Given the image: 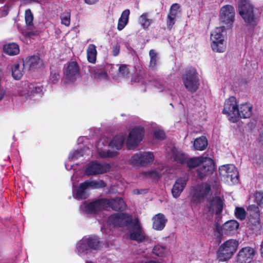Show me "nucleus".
Segmentation results:
<instances>
[{"label": "nucleus", "mask_w": 263, "mask_h": 263, "mask_svg": "<svg viewBox=\"0 0 263 263\" xmlns=\"http://www.w3.org/2000/svg\"><path fill=\"white\" fill-rule=\"evenodd\" d=\"M130 11L129 9H126L123 11L119 18L118 23L117 29L118 30H122L127 24L128 22Z\"/></svg>", "instance_id": "obj_32"}, {"label": "nucleus", "mask_w": 263, "mask_h": 263, "mask_svg": "<svg viewBox=\"0 0 263 263\" xmlns=\"http://www.w3.org/2000/svg\"><path fill=\"white\" fill-rule=\"evenodd\" d=\"M25 66L30 70H35L42 67L43 65L42 60L38 55L30 57L24 62Z\"/></svg>", "instance_id": "obj_25"}, {"label": "nucleus", "mask_w": 263, "mask_h": 263, "mask_svg": "<svg viewBox=\"0 0 263 263\" xmlns=\"http://www.w3.org/2000/svg\"><path fill=\"white\" fill-rule=\"evenodd\" d=\"M183 82L186 89L194 92L198 89L199 83L198 73L194 68L188 69L183 77Z\"/></svg>", "instance_id": "obj_13"}, {"label": "nucleus", "mask_w": 263, "mask_h": 263, "mask_svg": "<svg viewBox=\"0 0 263 263\" xmlns=\"http://www.w3.org/2000/svg\"><path fill=\"white\" fill-rule=\"evenodd\" d=\"M149 54L151 58L150 66L154 68L157 65L158 59V54L154 50H151Z\"/></svg>", "instance_id": "obj_38"}, {"label": "nucleus", "mask_w": 263, "mask_h": 263, "mask_svg": "<svg viewBox=\"0 0 263 263\" xmlns=\"http://www.w3.org/2000/svg\"><path fill=\"white\" fill-rule=\"evenodd\" d=\"M180 6L178 4L172 5L169 13L167 15V25L169 28H172L175 22L176 17L178 14Z\"/></svg>", "instance_id": "obj_27"}, {"label": "nucleus", "mask_w": 263, "mask_h": 263, "mask_svg": "<svg viewBox=\"0 0 263 263\" xmlns=\"http://www.w3.org/2000/svg\"><path fill=\"white\" fill-rule=\"evenodd\" d=\"M108 170L109 166L107 164H101L97 162H91L87 166L85 173L87 175H92L104 173L108 171Z\"/></svg>", "instance_id": "obj_21"}, {"label": "nucleus", "mask_w": 263, "mask_h": 263, "mask_svg": "<svg viewBox=\"0 0 263 263\" xmlns=\"http://www.w3.org/2000/svg\"><path fill=\"white\" fill-rule=\"evenodd\" d=\"M65 167H66V168L68 170H70L72 169V166L71 165H69L68 162H67L65 164Z\"/></svg>", "instance_id": "obj_53"}, {"label": "nucleus", "mask_w": 263, "mask_h": 263, "mask_svg": "<svg viewBox=\"0 0 263 263\" xmlns=\"http://www.w3.org/2000/svg\"><path fill=\"white\" fill-rule=\"evenodd\" d=\"M3 0H0V2H1V3H3Z\"/></svg>", "instance_id": "obj_56"}, {"label": "nucleus", "mask_w": 263, "mask_h": 263, "mask_svg": "<svg viewBox=\"0 0 263 263\" xmlns=\"http://www.w3.org/2000/svg\"><path fill=\"white\" fill-rule=\"evenodd\" d=\"M238 245V241L233 239L224 242L218 250L217 253L218 260L223 262L230 259L236 251Z\"/></svg>", "instance_id": "obj_6"}, {"label": "nucleus", "mask_w": 263, "mask_h": 263, "mask_svg": "<svg viewBox=\"0 0 263 263\" xmlns=\"http://www.w3.org/2000/svg\"><path fill=\"white\" fill-rule=\"evenodd\" d=\"M152 220L153 228L157 231H161L163 229L167 221L164 215L161 213L155 215Z\"/></svg>", "instance_id": "obj_26"}, {"label": "nucleus", "mask_w": 263, "mask_h": 263, "mask_svg": "<svg viewBox=\"0 0 263 263\" xmlns=\"http://www.w3.org/2000/svg\"><path fill=\"white\" fill-rule=\"evenodd\" d=\"M25 21L27 25H31L33 19V15L30 10H27L25 12Z\"/></svg>", "instance_id": "obj_42"}, {"label": "nucleus", "mask_w": 263, "mask_h": 263, "mask_svg": "<svg viewBox=\"0 0 263 263\" xmlns=\"http://www.w3.org/2000/svg\"><path fill=\"white\" fill-rule=\"evenodd\" d=\"M4 96L5 95H3V92H0V100H1L4 98Z\"/></svg>", "instance_id": "obj_55"}, {"label": "nucleus", "mask_w": 263, "mask_h": 263, "mask_svg": "<svg viewBox=\"0 0 263 263\" xmlns=\"http://www.w3.org/2000/svg\"><path fill=\"white\" fill-rule=\"evenodd\" d=\"M173 157L174 160L177 162L181 164L186 163L187 165L190 168H194L198 165H200L201 163L204 161L207 156L202 155L200 157H196L187 159V157L183 153L176 149L172 150Z\"/></svg>", "instance_id": "obj_9"}, {"label": "nucleus", "mask_w": 263, "mask_h": 263, "mask_svg": "<svg viewBox=\"0 0 263 263\" xmlns=\"http://www.w3.org/2000/svg\"><path fill=\"white\" fill-rule=\"evenodd\" d=\"M119 73L123 77H126L128 73V69L125 65H122L119 69Z\"/></svg>", "instance_id": "obj_45"}, {"label": "nucleus", "mask_w": 263, "mask_h": 263, "mask_svg": "<svg viewBox=\"0 0 263 263\" xmlns=\"http://www.w3.org/2000/svg\"><path fill=\"white\" fill-rule=\"evenodd\" d=\"M235 216L240 220H243L246 218V212L242 208H236L235 212Z\"/></svg>", "instance_id": "obj_39"}, {"label": "nucleus", "mask_w": 263, "mask_h": 263, "mask_svg": "<svg viewBox=\"0 0 263 263\" xmlns=\"http://www.w3.org/2000/svg\"><path fill=\"white\" fill-rule=\"evenodd\" d=\"M83 154H82L81 152L76 151L72 153H71L69 154V160H75L78 159L79 157L82 156Z\"/></svg>", "instance_id": "obj_44"}, {"label": "nucleus", "mask_w": 263, "mask_h": 263, "mask_svg": "<svg viewBox=\"0 0 263 263\" xmlns=\"http://www.w3.org/2000/svg\"><path fill=\"white\" fill-rule=\"evenodd\" d=\"M153 252L155 255L160 257H166L169 255L168 249L159 245H156L154 247Z\"/></svg>", "instance_id": "obj_33"}, {"label": "nucleus", "mask_w": 263, "mask_h": 263, "mask_svg": "<svg viewBox=\"0 0 263 263\" xmlns=\"http://www.w3.org/2000/svg\"><path fill=\"white\" fill-rule=\"evenodd\" d=\"M138 22L143 28H147L153 23V20L149 18L148 13H143L140 16Z\"/></svg>", "instance_id": "obj_35"}, {"label": "nucleus", "mask_w": 263, "mask_h": 263, "mask_svg": "<svg viewBox=\"0 0 263 263\" xmlns=\"http://www.w3.org/2000/svg\"><path fill=\"white\" fill-rule=\"evenodd\" d=\"M26 66L24 62L15 63L11 67L12 76L14 79L18 80L22 78L24 73V67Z\"/></svg>", "instance_id": "obj_28"}, {"label": "nucleus", "mask_w": 263, "mask_h": 263, "mask_svg": "<svg viewBox=\"0 0 263 263\" xmlns=\"http://www.w3.org/2000/svg\"><path fill=\"white\" fill-rule=\"evenodd\" d=\"M154 155L149 152H140L134 155L130 159V163L133 165H144L153 161Z\"/></svg>", "instance_id": "obj_19"}, {"label": "nucleus", "mask_w": 263, "mask_h": 263, "mask_svg": "<svg viewBox=\"0 0 263 263\" xmlns=\"http://www.w3.org/2000/svg\"><path fill=\"white\" fill-rule=\"evenodd\" d=\"M256 254L254 248L251 247H245L241 248L237 254L238 263H251Z\"/></svg>", "instance_id": "obj_17"}, {"label": "nucleus", "mask_w": 263, "mask_h": 263, "mask_svg": "<svg viewBox=\"0 0 263 263\" xmlns=\"http://www.w3.org/2000/svg\"><path fill=\"white\" fill-rule=\"evenodd\" d=\"M224 26L215 28L211 33V45L212 50L217 52H223L226 48V31Z\"/></svg>", "instance_id": "obj_5"}, {"label": "nucleus", "mask_w": 263, "mask_h": 263, "mask_svg": "<svg viewBox=\"0 0 263 263\" xmlns=\"http://www.w3.org/2000/svg\"><path fill=\"white\" fill-rule=\"evenodd\" d=\"M85 2L89 5H92L96 3L98 0H84Z\"/></svg>", "instance_id": "obj_51"}, {"label": "nucleus", "mask_w": 263, "mask_h": 263, "mask_svg": "<svg viewBox=\"0 0 263 263\" xmlns=\"http://www.w3.org/2000/svg\"><path fill=\"white\" fill-rule=\"evenodd\" d=\"M97 51L94 44H90L87 49V59L89 62L94 63L96 60Z\"/></svg>", "instance_id": "obj_34"}, {"label": "nucleus", "mask_w": 263, "mask_h": 263, "mask_svg": "<svg viewBox=\"0 0 263 263\" xmlns=\"http://www.w3.org/2000/svg\"><path fill=\"white\" fill-rule=\"evenodd\" d=\"M105 183L102 180L86 181L80 184L78 189L73 191V197L76 199H85L88 196V190L91 187L97 189L104 187Z\"/></svg>", "instance_id": "obj_8"}, {"label": "nucleus", "mask_w": 263, "mask_h": 263, "mask_svg": "<svg viewBox=\"0 0 263 263\" xmlns=\"http://www.w3.org/2000/svg\"><path fill=\"white\" fill-rule=\"evenodd\" d=\"M255 200L258 206L263 208V193L256 192L254 195Z\"/></svg>", "instance_id": "obj_40"}, {"label": "nucleus", "mask_w": 263, "mask_h": 263, "mask_svg": "<svg viewBox=\"0 0 263 263\" xmlns=\"http://www.w3.org/2000/svg\"><path fill=\"white\" fill-rule=\"evenodd\" d=\"M248 210L250 213L249 220L253 224H259L260 222V212L257 206L254 205L249 206Z\"/></svg>", "instance_id": "obj_29"}, {"label": "nucleus", "mask_w": 263, "mask_h": 263, "mask_svg": "<svg viewBox=\"0 0 263 263\" xmlns=\"http://www.w3.org/2000/svg\"><path fill=\"white\" fill-rule=\"evenodd\" d=\"M206 208L211 213L219 214L222 210L223 201L220 197L215 196L212 200L208 201Z\"/></svg>", "instance_id": "obj_23"}, {"label": "nucleus", "mask_w": 263, "mask_h": 263, "mask_svg": "<svg viewBox=\"0 0 263 263\" xmlns=\"http://www.w3.org/2000/svg\"><path fill=\"white\" fill-rule=\"evenodd\" d=\"M3 50L6 54L15 55L19 53V46L15 43H11L4 45Z\"/></svg>", "instance_id": "obj_30"}, {"label": "nucleus", "mask_w": 263, "mask_h": 263, "mask_svg": "<svg viewBox=\"0 0 263 263\" xmlns=\"http://www.w3.org/2000/svg\"><path fill=\"white\" fill-rule=\"evenodd\" d=\"M120 52V46L118 44H116L112 46V53L114 56L118 55Z\"/></svg>", "instance_id": "obj_48"}, {"label": "nucleus", "mask_w": 263, "mask_h": 263, "mask_svg": "<svg viewBox=\"0 0 263 263\" xmlns=\"http://www.w3.org/2000/svg\"><path fill=\"white\" fill-rule=\"evenodd\" d=\"M144 134L143 128L141 127L134 128L129 133L126 144L129 149L133 148L138 145L142 141Z\"/></svg>", "instance_id": "obj_16"}, {"label": "nucleus", "mask_w": 263, "mask_h": 263, "mask_svg": "<svg viewBox=\"0 0 263 263\" xmlns=\"http://www.w3.org/2000/svg\"><path fill=\"white\" fill-rule=\"evenodd\" d=\"M259 250H260V253L261 257L263 258V239L261 242Z\"/></svg>", "instance_id": "obj_52"}, {"label": "nucleus", "mask_w": 263, "mask_h": 263, "mask_svg": "<svg viewBox=\"0 0 263 263\" xmlns=\"http://www.w3.org/2000/svg\"><path fill=\"white\" fill-rule=\"evenodd\" d=\"M238 102L234 97H230L226 99L222 110V114L226 115L228 120L231 122L237 121Z\"/></svg>", "instance_id": "obj_11"}, {"label": "nucleus", "mask_w": 263, "mask_h": 263, "mask_svg": "<svg viewBox=\"0 0 263 263\" xmlns=\"http://www.w3.org/2000/svg\"><path fill=\"white\" fill-rule=\"evenodd\" d=\"M99 241L96 237H85L80 240L77 246L78 254L83 256L89 252L91 249H99Z\"/></svg>", "instance_id": "obj_10"}, {"label": "nucleus", "mask_w": 263, "mask_h": 263, "mask_svg": "<svg viewBox=\"0 0 263 263\" xmlns=\"http://www.w3.org/2000/svg\"><path fill=\"white\" fill-rule=\"evenodd\" d=\"M239 13L244 21L248 23H256L254 8L248 0H241L238 5Z\"/></svg>", "instance_id": "obj_12"}, {"label": "nucleus", "mask_w": 263, "mask_h": 263, "mask_svg": "<svg viewBox=\"0 0 263 263\" xmlns=\"http://www.w3.org/2000/svg\"><path fill=\"white\" fill-rule=\"evenodd\" d=\"M65 79L69 81H73L79 77V70L76 62H70L65 66L64 71Z\"/></svg>", "instance_id": "obj_20"}, {"label": "nucleus", "mask_w": 263, "mask_h": 263, "mask_svg": "<svg viewBox=\"0 0 263 263\" xmlns=\"http://www.w3.org/2000/svg\"><path fill=\"white\" fill-rule=\"evenodd\" d=\"M144 174L145 176L156 179L160 177V173L157 171L154 170L144 172Z\"/></svg>", "instance_id": "obj_41"}, {"label": "nucleus", "mask_w": 263, "mask_h": 263, "mask_svg": "<svg viewBox=\"0 0 263 263\" xmlns=\"http://www.w3.org/2000/svg\"><path fill=\"white\" fill-rule=\"evenodd\" d=\"M188 179V177L184 176L178 178L176 180L172 190L174 197L177 198L180 195L187 183Z\"/></svg>", "instance_id": "obj_22"}, {"label": "nucleus", "mask_w": 263, "mask_h": 263, "mask_svg": "<svg viewBox=\"0 0 263 263\" xmlns=\"http://www.w3.org/2000/svg\"><path fill=\"white\" fill-rule=\"evenodd\" d=\"M154 137L158 140H163L165 137V135L164 132L160 129L158 128L154 132Z\"/></svg>", "instance_id": "obj_43"}, {"label": "nucleus", "mask_w": 263, "mask_h": 263, "mask_svg": "<svg viewBox=\"0 0 263 263\" xmlns=\"http://www.w3.org/2000/svg\"><path fill=\"white\" fill-rule=\"evenodd\" d=\"M71 180L73 183V186L74 187V184L79 181L78 180H77V175L76 173L74 174V175L72 176Z\"/></svg>", "instance_id": "obj_50"}, {"label": "nucleus", "mask_w": 263, "mask_h": 263, "mask_svg": "<svg viewBox=\"0 0 263 263\" xmlns=\"http://www.w3.org/2000/svg\"><path fill=\"white\" fill-rule=\"evenodd\" d=\"M118 227H127L129 236L131 239L142 242L146 239V235L138 219H132V217L125 213H117L109 217L107 221L103 224L102 231L105 232L106 227L109 230Z\"/></svg>", "instance_id": "obj_1"}, {"label": "nucleus", "mask_w": 263, "mask_h": 263, "mask_svg": "<svg viewBox=\"0 0 263 263\" xmlns=\"http://www.w3.org/2000/svg\"><path fill=\"white\" fill-rule=\"evenodd\" d=\"M61 23L68 26L70 23V14L68 11L64 12L61 15Z\"/></svg>", "instance_id": "obj_37"}, {"label": "nucleus", "mask_w": 263, "mask_h": 263, "mask_svg": "<svg viewBox=\"0 0 263 263\" xmlns=\"http://www.w3.org/2000/svg\"><path fill=\"white\" fill-rule=\"evenodd\" d=\"M219 176L223 181L232 185L238 182L239 173L236 167L233 164H225L219 166Z\"/></svg>", "instance_id": "obj_7"}, {"label": "nucleus", "mask_w": 263, "mask_h": 263, "mask_svg": "<svg viewBox=\"0 0 263 263\" xmlns=\"http://www.w3.org/2000/svg\"><path fill=\"white\" fill-rule=\"evenodd\" d=\"M215 171V165L214 160L211 157L207 156L197 169L196 172L199 178L203 179L211 175Z\"/></svg>", "instance_id": "obj_15"}, {"label": "nucleus", "mask_w": 263, "mask_h": 263, "mask_svg": "<svg viewBox=\"0 0 263 263\" xmlns=\"http://www.w3.org/2000/svg\"><path fill=\"white\" fill-rule=\"evenodd\" d=\"M220 185L217 181H208L197 186L189 197L192 203L197 204L209 196H216L220 192Z\"/></svg>", "instance_id": "obj_2"}, {"label": "nucleus", "mask_w": 263, "mask_h": 263, "mask_svg": "<svg viewBox=\"0 0 263 263\" xmlns=\"http://www.w3.org/2000/svg\"><path fill=\"white\" fill-rule=\"evenodd\" d=\"M95 77L98 79H104L106 78V74L104 71L99 70L95 73Z\"/></svg>", "instance_id": "obj_46"}, {"label": "nucleus", "mask_w": 263, "mask_h": 263, "mask_svg": "<svg viewBox=\"0 0 263 263\" xmlns=\"http://www.w3.org/2000/svg\"><path fill=\"white\" fill-rule=\"evenodd\" d=\"M32 34H33V33L32 32H26L25 35L27 37H31Z\"/></svg>", "instance_id": "obj_54"}, {"label": "nucleus", "mask_w": 263, "mask_h": 263, "mask_svg": "<svg viewBox=\"0 0 263 263\" xmlns=\"http://www.w3.org/2000/svg\"><path fill=\"white\" fill-rule=\"evenodd\" d=\"M235 9L233 6L227 5L222 6L219 12V21L227 28H230L235 20Z\"/></svg>", "instance_id": "obj_14"}, {"label": "nucleus", "mask_w": 263, "mask_h": 263, "mask_svg": "<svg viewBox=\"0 0 263 263\" xmlns=\"http://www.w3.org/2000/svg\"><path fill=\"white\" fill-rule=\"evenodd\" d=\"M252 115V106L248 103L241 104L238 106L237 121L239 118H249Z\"/></svg>", "instance_id": "obj_24"}, {"label": "nucleus", "mask_w": 263, "mask_h": 263, "mask_svg": "<svg viewBox=\"0 0 263 263\" xmlns=\"http://www.w3.org/2000/svg\"><path fill=\"white\" fill-rule=\"evenodd\" d=\"M208 144V140L204 136L195 139L193 142L194 148L197 151H204Z\"/></svg>", "instance_id": "obj_31"}, {"label": "nucleus", "mask_w": 263, "mask_h": 263, "mask_svg": "<svg viewBox=\"0 0 263 263\" xmlns=\"http://www.w3.org/2000/svg\"><path fill=\"white\" fill-rule=\"evenodd\" d=\"M9 7L8 6H4L0 11V16L4 17L7 15L8 13Z\"/></svg>", "instance_id": "obj_49"}, {"label": "nucleus", "mask_w": 263, "mask_h": 263, "mask_svg": "<svg viewBox=\"0 0 263 263\" xmlns=\"http://www.w3.org/2000/svg\"><path fill=\"white\" fill-rule=\"evenodd\" d=\"M125 136L123 134H120L114 137L109 142V138L107 137H102L98 142L97 148L98 155L103 158H113L118 155L117 151H107L105 147L109 146L110 147L120 149L123 146Z\"/></svg>", "instance_id": "obj_4"}, {"label": "nucleus", "mask_w": 263, "mask_h": 263, "mask_svg": "<svg viewBox=\"0 0 263 263\" xmlns=\"http://www.w3.org/2000/svg\"><path fill=\"white\" fill-rule=\"evenodd\" d=\"M59 80V74L56 72H51L50 78V81L53 84L57 83Z\"/></svg>", "instance_id": "obj_47"}, {"label": "nucleus", "mask_w": 263, "mask_h": 263, "mask_svg": "<svg viewBox=\"0 0 263 263\" xmlns=\"http://www.w3.org/2000/svg\"><path fill=\"white\" fill-rule=\"evenodd\" d=\"M107 207H110L114 210H124L126 205L124 201L121 198L110 200L102 199L89 203L85 202L81 205L80 209L86 213H92Z\"/></svg>", "instance_id": "obj_3"}, {"label": "nucleus", "mask_w": 263, "mask_h": 263, "mask_svg": "<svg viewBox=\"0 0 263 263\" xmlns=\"http://www.w3.org/2000/svg\"><path fill=\"white\" fill-rule=\"evenodd\" d=\"M40 90V87L27 83H22L17 87V93L26 98L31 99L32 95L39 92Z\"/></svg>", "instance_id": "obj_18"}, {"label": "nucleus", "mask_w": 263, "mask_h": 263, "mask_svg": "<svg viewBox=\"0 0 263 263\" xmlns=\"http://www.w3.org/2000/svg\"><path fill=\"white\" fill-rule=\"evenodd\" d=\"M239 227V223L236 220H232L226 222L223 226V230L227 232L236 230Z\"/></svg>", "instance_id": "obj_36"}]
</instances>
